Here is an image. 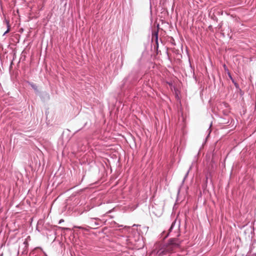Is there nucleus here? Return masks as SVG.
Returning <instances> with one entry per match:
<instances>
[{
	"mask_svg": "<svg viewBox=\"0 0 256 256\" xmlns=\"http://www.w3.org/2000/svg\"><path fill=\"white\" fill-rule=\"evenodd\" d=\"M180 242L176 238H170L168 240V243L164 250L162 252H170L174 250L175 248L180 246Z\"/></svg>",
	"mask_w": 256,
	"mask_h": 256,
	"instance_id": "obj_1",
	"label": "nucleus"
},
{
	"mask_svg": "<svg viewBox=\"0 0 256 256\" xmlns=\"http://www.w3.org/2000/svg\"><path fill=\"white\" fill-rule=\"evenodd\" d=\"M90 227L92 228H96L100 225V220L97 218H90L88 221Z\"/></svg>",
	"mask_w": 256,
	"mask_h": 256,
	"instance_id": "obj_2",
	"label": "nucleus"
},
{
	"mask_svg": "<svg viewBox=\"0 0 256 256\" xmlns=\"http://www.w3.org/2000/svg\"><path fill=\"white\" fill-rule=\"evenodd\" d=\"M122 242L130 248L135 244L133 238L130 236H122Z\"/></svg>",
	"mask_w": 256,
	"mask_h": 256,
	"instance_id": "obj_3",
	"label": "nucleus"
},
{
	"mask_svg": "<svg viewBox=\"0 0 256 256\" xmlns=\"http://www.w3.org/2000/svg\"><path fill=\"white\" fill-rule=\"evenodd\" d=\"M176 226V230H174V232H176L179 230L180 226V222H176V220L174 222H172L171 226L170 227L169 229V233L172 232L173 229L174 228V226Z\"/></svg>",
	"mask_w": 256,
	"mask_h": 256,
	"instance_id": "obj_4",
	"label": "nucleus"
},
{
	"mask_svg": "<svg viewBox=\"0 0 256 256\" xmlns=\"http://www.w3.org/2000/svg\"><path fill=\"white\" fill-rule=\"evenodd\" d=\"M26 83H28L30 86L32 88V89H34L36 92H38V87L36 85L32 82H31L28 81L26 82Z\"/></svg>",
	"mask_w": 256,
	"mask_h": 256,
	"instance_id": "obj_5",
	"label": "nucleus"
},
{
	"mask_svg": "<svg viewBox=\"0 0 256 256\" xmlns=\"http://www.w3.org/2000/svg\"><path fill=\"white\" fill-rule=\"evenodd\" d=\"M6 26H7V30H6L4 32V36L7 33H8L10 31V24H9V21L8 20H6Z\"/></svg>",
	"mask_w": 256,
	"mask_h": 256,
	"instance_id": "obj_6",
	"label": "nucleus"
},
{
	"mask_svg": "<svg viewBox=\"0 0 256 256\" xmlns=\"http://www.w3.org/2000/svg\"><path fill=\"white\" fill-rule=\"evenodd\" d=\"M192 166L190 167L189 170H188V171L186 172V175H185V176H184V178L183 179V180H182V184H184V182L185 180H186V178H187V176H188V173H189V172H190V169H191V168H192Z\"/></svg>",
	"mask_w": 256,
	"mask_h": 256,
	"instance_id": "obj_7",
	"label": "nucleus"
},
{
	"mask_svg": "<svg viewBox=\"0 0 256 256\" xmlns=\"http://www.w3.org/2000/svg\"><path fill=\"white\" fill-rule=\"evenodd\" d=\"M232 82L234 84L235 87L236 88H238V89L239 88V85H238V84L234 80H232Z\"/></svg>",
	"mask_w": 256,
	"mask_h": 256,
	"instance_id": "obj_8",
	"label": "nucleus"
},
{
	"mask_svg": "<svg viewBox=\"0 0 256 256\" xmlns=\"http://www.w3.org/2000/svg\"><path fill=\"white\" fill-rule=\"evenodd\" d=\"M23 245L24 246V248L26 249L28 246V242L26 240L23 242Z\"/></svg>",
	"mask_w": 256,
	"mask_h": 256,
	"instance_id": "obj_9",
	"label": "nucleus"
},
{
	"mask_svg": "<svg viewBox=\"0 0 256 256\" xmlns=\"http://www.w3.org/2000/svg\"><path fill=\"white\" fill-rule=\"evenodd\" d=\"M155 36H156V40H158V32H156Z\"/></svg>",
	"mask_w": 256,
	"mask_h": 256,
	"instance_id": "obj_10",
	"label": "nucleus"
},
{
	"mask_svg": "<svg viewBox=\"0 0 256 256\" xmlns=\"http://www.w3.org/2000/svg\"><path fill=\"white\" fill-rule=\"evenodd\" d=\"M228 76L232 80H234L230 73L228 74Z\"/></svg>",
	"mask_w": 256,
	"mask_h": 256,
	"instance_id": "obj_11",
	"label": "nucleus"
},
{
	"mask_svg": "<svg viewBox=\"0 0 256 256\" xmlns=\"http://www.w3.org/2000/svg\"><path fill=\"white\" fill-rule=\"evenodd\" d=\"M212 126V124H210V128H208V130H209L208 135L210 134V132H211V130H210V126Z\"/></svg>",
	"mask_w": 256,
	"mask_h": 256,
	"instance_id": "obj_12",
	"label": "nucleus"
},
{
	"mask_svg": "<svg viewBox=\"0 0 256 256\" xmlns=\"http://www.w3.org/2000/svg\"><path fill=\"white\" fill-rule=\"evenodd\" d=\"M64 222V220H62V219H61L60 221H59V224H61L62 222Z\"/></svg>",
	"mask_w": 256,
	"mask_h": 256,
	"instance_id": "obj_13",
	"label": "nucleus"
},
{
	"mask_svg": "<svg viewBox=\"0 0 256 256\" xmlns=\"http://www.w3.org/2000/svg\"><path fill=\"white\" fill-rule=\"evenodd\" d=\"M241 256H250V255L248 254H246V255H244V254H242Z\"/></svg>",
	"mask_w": 256,
	"mask_h": 256,
	"instance_id": "obj_14",
	"label": "nucleus"
},
{
	"mask_svg": "<svg viewBox=\"0 0 256 256\" xmlns=\"http://www.w3.org/2000/svg\"><path fill=\"white\" fill-rule=\"evenodd\" d=\"M130 76H131L130 75V76H128V78H126L125 80H126V81L128 79H130Z\"/></svg>",
	"mask_w": 256,
	"mask_h": 256,
	"instance_id": "obj_15",
	"label": "nucleus"
},
{
	"mask_svg": "<svg viewBox=\"0 0 256 256\" xmlns=\"http://www.w3.org/2000/svg\"><path fill=\"white\" fill-rule=\"evenodd\" d=\"M136 226V224H134L133 226Z\"/></svg>",
	"mask_w": 256,
	"mask_h": 256,
	"instance_id": "obj_16",
	"label": "nucleus"
},
{
	"mask_svg": "<svg viewBox=\"0 0 256 256\" xmlns=\"http://www.w3.org/2000/svg\"><path fill=\"white\" fill-rule=\"evenodd\" d=\"M79 228H82L81 226L78 227Z\"/></svg>",
	"mask_w": 256,
	"mask_h": 256,
	"instance_id": "obj_17",
	"label": "nucleus"
},
{
	"mask_svg": "<svg viewBox=\"0 0 256 256\" xmlns=\"http://www.w3.org/2000/svg\"><path fill=\"white\" fill-rule=\"evenodd\" d=\"M0 256H2V255H0Z\"/></svg>",
	"mask_w": 256,
	"mask_h": 256,
	"instance_id": "obj_18",
	"label": "nucleus"
}]
</instances>
